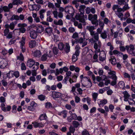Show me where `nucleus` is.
I'll return each mask as SVG.
<instances>
[{"label":"nucleus","instance_id":"1","mask_svg":"<svg viewBox=\"0 0 135 135\" xmlns=\"http://www.w3.org/2000/svg\"><path fill=\"white\" fill-rule=\"evenodd\" d=\"M112 8L116 15L119 18H121L120 20H122L123 15L122 13H121L122 11V8H120V7L118 5L115 4L113 6Z\"/></svg>","mask_w":135,"mask_h":135},{"label":"nucleus","instance_id":"2","mask_svg":"<svg viewBox=\"0 0 135 135\" xmlns=\"http://www.w3.org/2000/svg\"><path fill=\"white\" fill-rule=\"evenodd\" d=\"M39 63L38 62H35V61L32 59L28 60L27 62V66L30 67H33V69L34 70H37L38 68Z\"/></svg>","mask_w":135,"mask_h":135},{"label":"nucleus","instance_id":"3","mask_svg":"<svg viewBox=\"0 0 135 135\" xmlns=\"http://www.w3.org/2000/svg\"><path fill=\"white\" fill-rule=\"evenodd\" d=\"M84 81L82 83V88H90L92 86V83L89 77H85L84 78Z\"/></svg>","mask_w":135,"mask_h":135},{"label":"nucleus","instance_id":"4","mask_svg":"<svg viewBox=\"0 0 135 135\" xmlns=\"http://www.w3.org/2000/svg\"><path fill=\"white\" fill-rule=\"evenodd\" d=\"M98 16L97 15L94 14L93 15L91 14H89L88 16L89 20L91 21V23L93 24L98 25V21L97 19Z\"/></svg>","mask_w":135,"mask_h":135},{"label":"nucleus","instance_id":"5","mask_svg":"<svg viewBox=\"0 0 135 135\" xmlns=\"http://www.w3.org/2000/svg\"><path fill=\"white\" fill-rule=\"evenodd\" d=\"M87 28L90 32V35L93 36L96 41H98L99 39L98 34L97 33H95L93 31L95 29L94 27L93 26H88L87 27Z\"/></svg>","mask_w":135,"mask_h":135},{"label":"nucleus","instance_id":"6","mask_svg":"<svg viewBox=\"0 0 135 135\" xmlns=\"http://www.w3.org/2000/svg\"><path fill=\"white\" fill-rule=\"evenodd\" d=\"M84 12H81L80 13H76L75 17V18L80 22L84 23L85 22V20L84 18Z\"/></svg>","mask_w":135,"mask_h":135},{"label":"nucleus","instance_id":"7","mask_svg":"<svg viewBox=\"0 0 135 135\" xmlns=\"http://www.w3.org/2000/svg\"><path fill=\"white\" fill-rule=\"evenodd\" d=\"M126 49L128 53L132 55L135 56V52L133 51L134 50V48L133 45H130L129 46H126Z\"/></svg>","mask_w":135,"mask_h":135},{"label":"nucleus","instance_id":"8","mask_svg":"<svg viewBox=\"0 0 135 135\" xmlns=\"http://www.w3.org/2000/svg\"><path fill=\"white\" fill-rule=\"evenodd\" d=\"M51 97L55 99L56 98H59L61 96L62 97H64L63 96V95L62 94L59 92H57L55 91L52 92L51 95Z\"/></svg>","mask_w":135,"mask_h":135},{"label":"nucleus","instance_id":"9","mask_svg":"<svg viewBox=\"0 0 135 135\" xmlns=\"http://www.w3.org/2000/svg\"><path fill=\"white\" fill-rule=\"evenodd\" d=\"M108 73L109 78H111L113 79L117 80V77L115 75L116 73L115 71L111 70L108 71Z\"/></svg>","mask_w":135,"mask_h":135},{"label":"nucleus","instance_id":"10","mask_svg":"<svg viewBox=\"0 0 135 135\" xmlns=\"http://www.w3.org/2000/svg\"><path fill=\"white\" fill-rule=\"evenodd\" d=\"M65 11L68 14L71 13H74V9L73 7L71 6H67L65 8Z\"/></svg>","mask_w":135,"mask_h":135},{"label":"nucleus","instance_id":"11","mask_svg":"<svg viewBox=\"0 0 135 135\" xmlns=\"http://www.w3.org/2000/svg\"><path fill=\"white\" fill-rule=\"evenodd\" d=\"M106 58V54L104 51L100 52L99 55V59L101 62H103L105 60Z\"/></svg>","mask_w":135,"mask_h":135},{"label":"nucleus","instance_id":"12","mask_svg":"<svg viewBox=\"0 0 135 135\" xmlns=\"http://www.w3.org/2000/svg\"><path fill=\"white\" fill-rule=\"evenodd\" d=\"M98 101V104L100 107H103L107 103V100L105 99L102 100L99 99Z\"/></svg>","mask_w":135,"mask_h":135},{"label":"nucleus","instance_id":"13","mask_svg":"<svg viewBox=\"0 0 135 135\" xmlns=\"http://www.w3.org/2000/svg\"><path fill=\"white\" fill-rule=\"evenodd\" d=\"M7 65V62L6 60L4 59L0 62V68L3 69L6 67Z\"/></svg>","mask_w":135,"mask_h":135},{"label":"nucleus","instance_id":"14","mask_svg":"<svg viewBox=\"0 0 135 135\" xmlns=\"http://www.w3.org/2000/svg\"><path fill=\"white\" fill-rule=\"evenodd\" d=\"M44 28L42 25H39L36 27V32L38 33H41L44 32Z\"/></svg>","mask_w":135,"mask_h":135},{"label":"nucleus","instance_id":"15","mask_svg":"<svg viewBox=\"0 0 135 135\" xmlns=\"http://www.w3.org/2000/svg\"><path fill=\"white\" fill-rule=\"evenodd\" d=\"M101 46V43H95L94 45V47L98 52H99L100 51V48Z\"/></svg>","mask_w":135,"mask_h":135},{"label":"nucleus","instance_id":"16","mask_svg":"<svg viewBox=\"0 0 135 135\" xmlns=\"http://www.w3.org/2000/svg\"><path fill=\"white\" fill-rule=\"evenodd\" d=\"M79 52L75 51L74 54L72 56V61L73 62H76L78 59V56L79 55Z\"/></svg>","mask_w":135,"mask_h":135},{"label":"nucleus","instance_id":"17","mask_svg":"<svg viewBox=\"0 0 135 135\" xmlns=\"http://www.w3.org/2000/svg\"><path fill=\"white\" fill-rule=\"evenodd\" d=\"M41 55V52L40 51L38 50L35 51L33 53V55L34 56L38 58L40 57Z\"/></svg>","mask_w":135,"mask_h":135},{"label":"nucleus","instance_id":"18","mask_svg":"<svg viewBox=\"0 0 135 135\" xmlns=\"http://www.w3.org/2000/svg\"><path fill=\"white\" fill-rule=\"evenodd\" d=\"M29 7L30 9L31 10H36V11H38L39 9L38 6L36 4H30L29 5Z\"/></svg>","mask_w":135,"mask_h":135},{"label":"nucleus","instance_id":"19","mask_svg":"<svg viewBox=\"0 0 135 135\" xmlns=\"http://www.w3.org/2000/svg\"><path fill=\"white\" fill-rule=\"evenodd\" d=\"M31 37L32 39H35L37 36L36 32L35 31H31L30 33Z\"/></svg>","mask_w":135,"mask_h":135},{"label":"nucleus","instance_id":"20","mask_svg":"<svg viewBox=\"0 0 135 135\" xmlns=\"http://www.w3.org/2000/svg\"><path fill=\"white\" fill-rule=\"evenodd\" d=\"M109 60L110 62L113 65H115L117 63L116 59L113 56H111L110 58L109 59Z\"/></svg>","mask_w":135,"mask_h":135},{"label":"nucleus","instance_id":"21","mask_svg":"<svg viewBox=\"0 0 135 135\" xmlns=\"http://www.w3.org/2000/svg\"><path fill=\"white\" fill-rule=\"evenodd\" d=\"M67 112L66 110H64L61 112L58 113V114L63 117L64 118H65L67 117Z\"/></svg>","mask_w":135,"mask_h":135},{"label":"nucleus","instance_id":"22","mask_svg":"<svg viewBox=\"0 0 135 135\" xmlns=\"http://www.w3.org/2000/svg\"><path fill=\"white\" fill-rule=\"evenodd\" d=\"M23 2L21 0H13L12 3L13 5H18L23 3Z\"/></svg>","mask_w":135,"mask_h":135},{"label":"nucleus","instance_id":"23","mask_svg":"<svg viewBox=\"0 0 135 135\" xmlns=\"http://www.w3.org/2000/svg\"><path fill=\"white\" fill-rule=\"evenodd\" d=\"M102 78H104L103 80L105 81L104 84L105 85H108L110 83V80H109L107 79V77L106 76L103 75Z\"/></svg>","mask_w":135,"mask_h":135},{"label":"nucleus","instance_id":"24","mask_svg":"<svg viewBox=\"0 0 135 135\" xmlns=\"http://www.w3.org/2000/svg\"><path fill=\"white\" fill-rule=\"evenodd\" d=\"M45 31L46 32L50 35L52 33V29L51 27H48L46 28Z\"/></svg>","mask_w":135,"mask_h":135},{"label":"nucleus","instance_id":"25","mask_svg":"<svg viewBox=\"0 0 135 135\" xmlns=\"http://www.w3.org/2000/svg\"><path fill=\"white\" fill-rule=\"evenodd\" d=\"M46 54H45L43 55L41 57V60L42 61H45L47 59V57L49 56L48 55H47V52H46Z\"/></svg>","mask_w":135,"mask_h":135},{"label":"nucleus","instance_id":"26","mask_svg":"<svg viewBox=\"0 0 135 135\" xmlns=\"http://www.w3.org/2000/svg\"><path fill=\"white\" fill-rule=\"evenodd\" d=\"M54 23L55 25L60 26L62 25L63 24L62 21L61 19L57 21H54Z\"/></svg>","mask_w":135,"mask_h":135},{"label":"nucleus","instance_id":"27","mask_svg":"<svg viewBox=\"0 0 135 135\" xmlns=\"http://www.w3.org/2000/svg\"><path fill=\"white\" fill-rule=\"evenodd\" d=\"M51 40L52 41L56 42L58 41V37L53 35L51 36Z\"/></svg>","mask_w":135,"mask_h":135},{"label":"nucleus","instance_id":"28","mask_svg":"<svg viewBox=\"0 0 135 135\" xmlns=\"http://www.w3.org/2000/svg\"><path fill=\"white\" fill-rule=\"evenodd\" d=\"M88 75L89 76H91L93 80L95 79V77L93 73L91 71H89L88 72Z\"/></svg>","mask_w":135,"mask_h":135},{"label":"nucleus","instance_id":"29","mask_svg":"<svg viewBox=\"0 0 135 135\" xmlns=\"http://www.w3.org/2000/svg\"><path fill=\"white\" fill-rule=\"evenodd\" d=\"M47 117L45 114H43L40 115L39 119L41 120H45L46 119Z\"/></svg>","mask_w":135,"mask_h":135},{"label":"nucleus","instance_id":"30","mask_svg":"<svg viewBox=\"0 0 135 135\" xmlns=\"http://www.w3.org/2000/svg\"><path fill=\"white\" fill-rule=\"evenodd\" d=\"M107 88H109V87H105L104 88L99 89V93L100 94H103L105 91L107 90Z\"/></svg>","mask_w":135,"mask_h":135},{"label":"nucleus","instance_id":"31","mask_svg":"<svg viewBox=\"0 0 135 135\" xmlns=\"http://www.w3.org/2000/svg\"><path fill=\"white\" fill-rule=\"evenodd\" d=\"M59 49L60 50H62L64 49L65 46L63 43H59L58 44Z\"/></svg>","mask_w":135,"mask_h":135},{"label":"nucleus","instance_id":"32","mask_svg":"<svg viewBox=\"0 0 135 135\" xmlns=\"http://www.w3.org/2000/svg\"><path fill=\"white\" fill-rule=\"evenodd\" d=\"M7 77L10 79L13 77V71H10L7 74Z\"/></svg>","mask_w":135,"mask_h":135},{"label":"nucleus","instance_id":"33","mask_svg":"<svg viewBox=\"0 0 135 135\" xmlns=\"http://www.w3.org/2000/svg\"><path fill=\"white\" fill-rule=\"evenodd\" d=\"M86 8V6L84 5H81L79 7V11L80 12H84V9Z\"/></svg>","mask_w":135,"mask_h":135},{"label":"nucleus","instance_id":"34","mask_svg":"<svg viewBox=\"0 0 135 135\" xmlns=\"http://www.w3.org/2000/svg\"><path fill=\"white\" fill-rule=\"evenodd\" d=\"M118 84L119 87L122 89H124L125 87V84L123 81H120L119 83Z\"/></svg>","mask_w":135,"mask_h":135},{"label":"nucleus","instance_id":"35","mask_svg":"<svg viewBox=\"0 0 135 135\" xmlns=\"http://www.w3.org/2000/svg\"><path fill=\"white\" fill-rule=\"evenodd\" d=\"M25 43H21L20 48L22 49V51L23 52L25 51Z\"/></svg>","mask_w":135,"mask_h":135},{"label":"nucleus","instance_id":"36","mask_svg":"<svg viewBox=\"0 0 135 135\" xmlns=\"http://www.w3.org/2000/svg\"><path fill=\"white\" fill-rule=\"evenodd\" d=\"M18 16L17 15H13L11 18H10V20L11 21H13L14 20H18Z\"/></svg>","mask_w":135,"mask_h":135},{"label":"nucleus","instance_id":"37","mask_svg":"<svg viewBox=\"0 0 135 135\" xmlns=\"http://www.w3.org/2000/svg\"><path fill=\"white\" fill-rule=\"evenodd\" d=\"M64 49L66 52L67 53L69 52L70 50V47L69 44H67L66 45L65 48H64Z\"/></svg>","mask_w":135,"mask_h":135},{"label":"nucleus","instance_id":"38","mask_svg":"<svg viewBox=\"0 0 135 135\" xmlns=\"http://www.w3.org/2000/svg\"><path fill=\"white\" fill-rule=\"evenodd\" d=\"M73 124L74 127L77 128L80 125V123L77 121H74L73 122Z\"/></svg>","mask_w":135,"mask_h":135},{"label":"nucleus","instance_id":"39","mask_svg":"<svg viewBox=\"0 0 135 135\" xmlns=\"http://www.w3.org/2000/svg\"><path fill=\"white\" fill-rule=\"evenodd\" d=\"M123 75L124 78L129 79H131V76L128 73L126 72H124L123 73Z\"/></svg>","mask_w":135,"mask_h":135},{"label":"nucleus","instance_id":"40","mask_svg":"<svg viewBox=\"0 0 135 135\" xmlns=\"http://www.w3.org/2000/svg\"><path fill=\"white\" fill-rule=\"evenodd\" d=\"M17 30L19 31L20 33H24L26 31V29L24 28H21L19 29H17Z\"/></svg>","mask_w":135,"mask_h":135},{"label":"nucleus","instance_id":"41","mask_svg":"<svg viewBox=\"0 0 135 135\" xmlns=\"http://www.w3.org/2000/svg\"><path fill=\"white\" fill-rule=\"evenodd\" d=\"M129 0H117L119 4H124V3L127 2H128Z\"/></svg>","mask_w":135,"mask_h":135},{"label":"nucleus","instance_id":"42","mask_svg":"<svg viewBox=\"0 0 135 135\" xmlns=\"http://www.w3.org/2000/svg\"><path fill=\"white\" fill-rule=\"evenodd\" d=\"M27 26V24L25 23H19L18 24V27L21 28H24Z\"/></svg>","mask_w":135,"mask_h":135},{"label":"nucleus","instance_id":"43","mask_svg":"<svg viewBox=\"0 0 135 135\" xmlns=\"http://www.w3.org/2000/svg\"><path fill=\"white\" fill-rule=\"evenodd\" d=\"M45 96L42 94L38 96V99L41 101H43L44 100L45 98Z\"/></svg>","mask_w":135,"mask_h":135},{"label":"nucleus","instance_id":"44","mask_svg":"<svg viewBox=\"0 0 135 135\" xmlns=\"http://www.w3.org/2000/svg\"><path fill=\"white\" fill-rule=\"evenodd\" d=\"M101 36L102 38L105 39L107 38V36L106 31H104V32L101 33Z\"/></svg>","mask_w":135,"mask_h":135},{"label":"nucleus","instance_id":"45","mask_svg":"<svg viewBox=\"0 0 135 135\" xmlns=\"http://www.w3.org/2000/svg\"><path fill=\"white\" fill-rule=\"evenodd\" d=\"M98 95V94L96 93H94L92 94V96L95 101H96V100Z\"/></svg>","mask_w":135,"mask_h":135},{"label":"nucleus","instance_id":"46","mask_svg":"<svg viewBox=\"0 0 135 135\" xmlns=\"http://www.w3.org/2000/svg\"><path fill=\"white\" fill-rule=\"evenodd\" d=\"M123 94L124 95V98H128L130 96V95L126 91H124Z\"/></svg>","mask_w":135,"mask_h":135},{"label":"nucleus","instance_id":"47","mask_svg":"<svg viewBox=\"0 0 135 135\" xmlns=\"http://www.w3.org/2000/svg\"><path fill=\"white\" fill-rule=\"evenodd\" d=\"M2 9L4 12H9V9L8 7L6 6H4L2 7Z\"/></svg>","mask_w":135,"mask_h":135},{"label":"nucleus","instance_id":"48","mask_svg":"<svg viewBox=\"0 0 135 135\" xmlns=\"http://www.w3.org/2000/svg\"><path fill=\"white\" fill-rule=\"evenodd\" d=\"M15 24L13 22L11 23L9 25V28L12 30H13L15 27Z\"/></svg>","mask_w":135,"mask_h":135},{"label":"nucleus","instance_id":"49","mask_svg":"<svg viewBox=\"0 0 135 135\" xmlns=\"http://www.w3.org/2000/svg\"><path fill=\"white\" fill-rule=\"evenodd\" d=\"M73 15L74 13H71L69 14V15H68L66 16V18L67 19L70 20L73 17Z\"/></svg>","mask_w":135,"mask_h":135},{"label":"nucleus","instance_id":"50","mask_svg":"<svg viewBox=\"0 0 135 135\" xmlns=\"http://www.w3.org/2000/svg\"><path fill=\"white\" fill-rule=\"evenodd\" d=\"M13 75H14V76L16 78H18L19 76V73L18 71H16L14 72L13 71Z\"/></svg>","mask_w":135,"mask_h":135},{"label":"nucleus","instance_id":"51","mask_svg":"<svg viewBox=\"0 0 135 135\" xmlns=\"http://www.w3.org/2000/svg\"><path fill=\"white\" fill-rule=\"evenodd\" d=\"M52 51L55 54L57 55L58 53L59 50L57 47H55L53 48Z\"/></svg>","mask_w":135,"mask_h":135},{"label":"nucleus","instance_id":"52","mask_svg":"<svg viewBox=\"0 0 135 135\" xmlns=\"http://www.w3.org/2000/svg\"><path fill=\"white\" fill-rule=\"evenodd\" d=\"M69 129V131L73 133H74L75 131V128L71 126L70 127Z\"/></svg>","mask_w":135,"mask_h":135},{"label":"nucleus","instance_id":"53","mask_svg":"<svg viewBox=\"0 0 135 135\" xmlns=\"http://www.w3.org/2000/svg\"><path fill=\"white\" fill-rule=\"evenodd\" d=\"M17 59L20 60L22 61L23 60L24 58L22 54L20 53V56H17Z\"/></svg>","mask_w":135,"mask_h":135},{"label":"nucleus","instance_id":"54","mask_svg":"<svg viewBox=\"0 0 135 135\" xmlns=\"http://www.w3.org/2000/svg\"><path fill=\"white\" fill-rule=\"evenodd\" d=\"M82 135H90V134L88 131L85 129L82 132Z\"/></svg>","mask_w":135,"mask_h":135},{"label":"nucleus","instance_id":"55","mask_svg":"<svg viewBox=\"0 0 135 135\" xmlns=\"http://www.w3.org/2000/svg\"><path fill=\"white\" fill-rule=\"evenodd\" d=\"M58 13L56 11H54L53 12V14L54 17L56 19H58Z\"/></svg>","mask_w":135,"mask_h":135},{"label":"nucleus","instance_id":"56","mask_svg":"<svg viewBox=\"0 0 135 135\" xmlns=\"http://www.w3.org/2000/svg\"><path fill=\"white\" fill-rule=\"evenodd\" d=\"M129 8L128 6V5L127 4H125L123 7L122 8V11H124L128 9Z\"/></svg>","mask_w":135,"mask_h":135},{"label":"nucleus","instance_id":"57","mask_svg":"<svg viewBox=\"0 0 135 135\" xmlns=\"http://www.w3.org/2000/svg\"><path fill=\"white\" fill-rule=\"evenodd\" d=\"M98 73L99 75H103V70L101 68H100L98 70Z\"/></svg>","mask_w":135,"mask_h":135},{"label":"nucleus","instance_id":"58","mask_svg":"<svg viewBox=\"0 0 135 135\" xmlns=\"http://www.w3.org/2000/svg\"><path fill=\"white\" fill-rule=\"evenodd\" d=\"M29 45L30 48H33L36 46V43H29Z\"/></svg>","mask_w":135,"mask_h":135},{"label":"nucleus","instance_id":"59","mask_svg":"<svg viewBox=\"0 0 135 135\" xmlns=\"http://www.w3.org/2000/svg\"><path fill=\"white\" fill-rule=\"evenodd\" d=\"M2 85L5 87H6L7 85V83L6 81L5 80H2Z\"/></svg>","mask_w":135,"mask_h":135},{"label":"nucleus","instance_id":"60","mask_svg":"<svg viewBox=\"0 0 135 135\" xmlns=\"http://www.w3.org/2000/svg\"><path fill=\"white\" fill-rule=\"evenodd\" d=\"M109 108L111 112H113L114 109V106L112 104H110L109 106Z\"/></svg>","mask_w":135,"mask_h":135},{"label":"nucleus","instance_id":"61","mask_svg":"<svg viewBox=\"0 0 135 135\" xmlns=\"http://www.w3.org/2000/svg\"><path fill=\"white\" fill-rule=\"evenodd\" d=\"M78 33L77 32H75L74 33H73L72 36V37L73 38L76 39L77 38H78Z\"/></svg>","mask_w":135,"mask_h":135},{"label":"nucleus","instance_id":"62","mask_svg":"<svg viewBox=\"0 0 135 135\" xmlns=\"http://www.w3.org/2000/svg\"><path fill=\"white\" fill-rule=\"evenodd\" d=\"M9 30L8 29L6 28L5 29L4 31V35L6 36L9 33Z\"/></svg>","mask_w":135,"mask_h":135},{"label":"nucleus","instance_id":"63","mask_svg":"<svg viewBox=\"0 0 135 135\" xmlns=\"http://www.w3.org/2000/svg\"><path fill=\"white\" fill-rule=\"evenodd\" d=\"M91 8L89 7H87L85 9L86 13L87 14H89L91 12Z\"/></svg>","mask_w":135,"mask_h":135},{"label":"nucleus","instance_id":"64","mask_svg":"<svg viewBox=\"0 0 135 135\" xmlns=\"http://www.w3.org/2000/svg\"><path fill=\"white\" fill-rule=\"evenodd\" d=\"M105 12L103 11H102L100 13V16L102 18H103L105 17Z\"/></svg>","mask_w":135,"mask_h":135}]
</instances>
